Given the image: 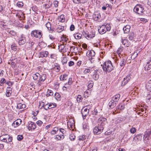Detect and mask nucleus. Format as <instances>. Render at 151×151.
Wrapping results in <instances>:
<instances>
[{
  "instance_id": "nucleus-30",
  "label": "nucleus",
  "mask_w": 151,
  "mask_h": 151,
  "mask_svg": "<svg viewBox=\"0 0 151 151\" xmlns=\"http://www.w3.org/2000/svg\"><path fill=\"white\" fill-rule=\"evenodd\" d=\"M93 78L95 80H97L99 78V76L96 71H95L93 75Z\"/></svg>"
},
{
  "instance_id": "nucleus-12",
  "label": "nucleus",
  "mask_w": 151,
  "mask_h": 151,
  "mask_svg": "<svg viewBox=\"0 0 151 151\" xmlns=\"http://www.w3.org/2000/svg\"><path fill=\"white\" fill-rule=\"evenodd\" d=\"M11 63V65L13 68L15 67V66L17 63V58H15L13 59H12L10 60V62H8V64H10Z\"/></svg>"
},
{
  "instance_id": "nucleus-7",
  "label": "nucleus",
  "mask_w": 151,
  "mask_h": 151,
  "mask_svg": "<svg viewBox=\"0 0 151 151\" xmlns=\"http://www.w3.org/2000/svg\"><path fill=\"white\" fill-rule=\"evenodd\" d=\"M92 106H86L83 107V108H85V107H87L85 109L83 110V111L82 109L81 111V114H82V116L83 118V119H86V116L88 115L89 114V109H90L91 107Z\"/></svg>"
},
{
  "instance_id": "nucleus-49",
  "label": "nucleus",
  "mask_w": 151,
  "mask_h": 151,
  "mask_svg": "<svg viewBox=\"0 0 151 151\" xmlns=\"http://www.w3.org/2000/svg\"><path fill=\"white\" fill-rule=\"evenodd\" d=\"M55 98L57 100H59L61 96L58 93H56L55 94Z\"/></svg>"
},
{
  "instance_id": "nucleus-39",
  "label": "nucleus",
  "mask_w": 151,
  "mask_h": 151,
  "mask_svg": "<svg viewBox=\"0 0 151 151\" xmlns=\"http://www.w3.org/2000/svg\"><path fill=\"white\" fill-rule=\"evenodd\" d=\"M88 38H92L95 36V32H91L89 34Z\"/></svg>"
},
{
  "instance_id": "nucleus-21",
  "label": "nucleus",
  "mask_w": 151,
  "mask_h": 151,
  "mask_svg": "<svg viewBox=\"0 0 151 151\" xmlns=\"http://www.w3.org/2000/svg\"><path fill=\"white\" fill-rule=\"evenodd\" d=\"M130 26L129 25H127L123 28V30L124 33H128L129 31L130 28Z\"/></svg>"
},
{
  "instance_id": "nucleus-4",
  "label": "nucleus",
  "mask_w": 151,
  "mask_h": 151,
  "mask_svg": "<svg viewBox=\"0 0 151 151\" xmlns=\"http://www.w3.org/2000/svg\"><path fill=\"white\" fill-rule=\"evenodd\" d=\"M134 11L137 14L142 15L144 12V8L142 5H137L134 7Z\"/></svg>"
},
{
  "instance_id": "nucleus-3",
  "label": "nucleus",
  "mask_w": 151,
  "mask_h": 151,
  "mask_svg": "<svg viewBox=\"0 0 151 151\" xmlns=\"http://www.w3.org/2000/svg\"><path fill=\"white\" fill-rule=\"evenodd\" d=\"M111 29V26L109 24H104L100 27L98 29V31L100 34H103L107 31H109Z\"/></svg>"
},
{
  "instance_id": "nucleus-54",
  "label": "nucleus",
  "mask_w": 151,
  "mask_h": 151,
  "mask_svg": "<svg viewBox=\"0 0 151 151\" xmlns=\"http://www.w3.org/2000/svg\"><path fill=\"white\" fill-rule=\"evenodd\" d=\"M48 104H47L45 105H43L42 106V107L44 108V109L47 110L49 109H50V107L48 106Z\"/></svg>"
},
{
  "instance_id": "nucleus-23",
  "label": "nucleus",
  "mask_w": 151,
  "mask_h": 151,
  "mask_svg": "<svg viewBox=\"0 0 151 151\" xmlns=\"http://www.w3.org/2000/svg\"><path fill=\"white\" fill-rule=\"evenodd\" d=\"M65 46L63 45L60 44L58 46V49L60 51L63 53L66 51L65 49H64Z\"/></svg>"
},
{
  "instance_id": "nucleus-17",
  "label": "nucleus",
  "mask_w": 151,
  "mask_h": 151,
  "mask_svg": "<svg viewBox=\"0 0 151 151\" xmlns=\"http://www.w3.org/2000/svg\"><path fill=\"white\" fill-rule=\"evenodd\" d=\"M22 122V121L21 119H17L13 122L12 124V125L14 127H17L19 125L21 124Z\"/></svg>"
},
{
  "instance_id": "nucleus-32",
  "label": "nucleus",
  "mask_w": 151,
  "mask_h": 151,
  "mask_svg": "<svg viewBox=\"0 0 151 151\" xmlns=\"http://www.w3.org/2000/svg\"><path fill=\"white\" fill-rule=\"evenodd\" d=\"M146 87L147 90L151 92V80L149 81L147 84Z\"/></svg>"
},
{
  "instance_id": "nucleus-46",
  "label": "nucleus",
  "mask_w": 151,
  "mask_h": 151,
  "mask_svg": "<svg viewBox=\"0 0 151 151\" xmlns=\"http://www.w3.org/2000/svg\"><path fill=\"white\" fill-rule=\"evenodd\" d=\"M146 100L147 102H148V101H151V94H147V96H146Z\"/></svg>"
},
{
  "instance_id": "nucleus-55",
  "label": "nucleus",
  "mask_w": 151,
  "mask_h": 151,
  "mask_svg": "<svg viewBox=\"0 0 151 151\" xmlns=\"http://www.w3.org/2000/svg\"><path fill=\"white\" fill-rule=\"evenodd\" d=\"M46 9H48L50 8L52 6V3L49 2L48 4H45Z\"/></svg>"
},
{
  "instance_id": "nucleus-64",
  "label": "nucleus",
  "mask_w": 151,
  "mask_h": 151,
  "mask_svg": "<svg viewBox=\"0 0 151 151\" xmlns=\"http://www.w3.org/2000/svg\"><path fill=\"white\" fill-rule=\"evenodd\" d=\"M151 134V131L148 130V131H147L145 132V134L146 135H147L148 136L150 137V135Z\"/></svg>"
},
{
  "instance_id": "nucleus-40",
  "label": "nucleus",
  "mask_w": 151,
  "mask_h": 151,
  "mask_svg": "<svg viewBox=\"0 0 151 151\" xmlns=\"http://www.w3.org/2000/svg\"><path fill=\"white\" fill-rule=\"evenodd\" d=\"M86 136L85 135L80 136L78 137V140L80 141H83L86 139Z\"/></svg>"
},
{
  "instance_id": "nucleus-43",
  "label": "nucleus",
  "mask_w": 151,
  "mask_h": 151,
  "mask_svg": "<svg viewBox=\"0 0 151 151\" xmlns=\"http://www.w3.org/2000/svg\"><path fill=\"white\" fill-rule=\"evenodd\" d=\"M48 106L50 107V109L52 108L55 107L57 106V104L55 103H50L48 104Z\"/></svg>"
},
{
  "instance_id": "nucleus-10",
  "label": "nucleus",
  "mask_w": 151,
  "mask_h": 151,
  "mask_svg": "<svg viewBox=\"0 0 151 151\" xmlns=\"http://www.w3.org/2000/svg\"><path fill=\"white\" fill-rule=\"evenodd\" d=\"M26 42V38L24 35H21L19 38V40L18 42L19 45H23Z\"/></svg>"
},
{
  "instance_id": "nucleus-58",
  "label": "nucleus",
  "mask_w": 151,
  "mask_h": 151,
  "mask_svg": "<svg viewBox=\"0 0 151 151\" xmlns=\"http://www.w3.org/2000/svg\"><path fill=\"white\" fill-rule=\"evenodd\" d=\"M58 130L59 132H61L62 133V135H63L65 133V131L62 128H60L58 129Z\"/></svg>"
},
{
  "instance_id": "nucleus-61",
  "label": "nucleus",
  "mask_w": 151,
  "mask_h": 151,
  "mask_svg": "<svg viewBox=\"0 0 151 151\" xmlns=\"http://www.w3.org/2000/svg\"><path fill=\"white\" fill-rule=\"evenodd\" d=\"M85 74H86L90 72H91V70L89 69H86L83 72Z\"/></svg>"
},
{
  "instance_id": "nucleus-8",
  "label": "nucleus",
  "mask_w": 151,
  "mask_h": 151,
  "mask_svg": "<svg viewBox=\"0 0 151 151\" xmlns=\"http://www.w3.org/2000/svg\"><path fill=\"white\" fill-rule=\"evenodd\" d=\"M87 56L89 58V60L92 62V60L94 59L95 53L93 50H88L87 52Z\"/></svg>"
},
{
  "instance_id": "nucleus-20",
  "label": "nucleus",
  "mask_w": 151,
  "mask_h": 151,
  "mask_svg": "<svg viewBox=\"0 0 151 151\" xmlns=\"http://www.w3.org/2000/svg\"><path fill=\"white\" fill-rule=\"evenodd\" d=\"M12 88L9 87H7L6 89V96L9 97L11 95L12 93Z\"/></svg>"
},
{
  "instance_id": "nucleus-59",
  "label": "nucleus",
  "mask_w": 151,
  "mask_h": 151,
  "mask_svg": "<svg viewBox=\"0 0 151 151\" xmlns=\"http://www.w3.org/2000/svg\"><path fill=\"white\" fill-rule=\"evenodd\" d=\"M5 82H6L5 79L4 78H2L1 81H0V85L2 86Z\"/></svg>"
},
{
  "instance_id": "nucleus-41",
  "label": "nucleus",
  "mask_w": 151,
  "mask_h": 151,
  "mask_svg": "<svg viewBox=\"0 0 151 151\" xmlns=\"http://www.w3.org/2000/svg\"><path fill=\"white\" fill-rule=\"evenodd\" d=\"M93 17L96 20H97L100 18V15L99 14H96L93 15Z\"/></svg>"
},
{
  "instance_id": "nucleus-22",
  "label": "nucleus",
  "mask_w": 151,
  "mask_h": 151,
  "mask_svg": "<svg viewBox=\"0 0 151 151\" xmlns=\"http://www.w3.org/2000/svg\"><path fill=\"white\" fill-rule=\"evenodd\" d=\"M49 54L48 52L47 51H43L40 52V57L41 58H46L47 57Z\"/></svg>"
},
{
  "instance_id": "nucleus-13",
  "label": "nucleus",
  "mask_w": 151,
  "mask_h": 151,
  "mask_svg": "<svg viewBox=\"0 0 151 151\" xmlns=\"http://www.w3.org/2000/svg\"><path fill=\"white\" fill-rule=\"evenodd\" d=\"M120 97V95L119 94H116L111 98V99L114 101L116 103L118 104Z\"/></svg>"
},
{
  "instance_id": "nucleus-60",
  "label": "nucleus",
  "mask_w": 151,
  "mask_h": 151,
  "mask_svg": "<svg viewBox=\"0 0 151 151\" xmlns=\"http://www.w3.org/2000/svg\"><path fill=\"white\" fill-rule=\"evenodd\" d=\"M22 135H19L17 137V139L19 141L23 139Z\"/></svg>"
},
{
  "instance_id": "nucleus-14",
  "label": "nucleus",
  "mask_w": 151,
  "mask_h": 151,
  "mask_svg": "<svg viewBox=\"0 0 151 151\" xmlns=\"http://www.w3.org/2000/svg\"><path fill=\"white\" fill-rule=\"evenodd\" d=\"M99 120L101 122L100 124L104 127L105 125L107 123V119L104 117H100L99 119Z\"/></svg>"
},
{
  "instance_id": "nucleus-47",
  "label": "nucleus",
  "mask_w": 151,
  "mask_h": 151,
  "mask_svg": "<svg viewBox=\"0 0 151 151\" xmlns=\"http://www.w3.org/2000/svg\"><path fill=\"white\" fill-rule=\"evenodd\" d=\"M92 112V115L93 116V117H95V116L97 115L98 112L97 109H94L93 111Z\"/></svg>"
},
{
  "instance_id": "nucleus-1",
  "label": "nucleus",
  "mask_w": 151,
  "mask_h": 151,
  "mask_svg": "<svg viewBox=\"0 0 151 151\" xmlns=\"http://www.w3.org/2000/svg\"><path fill=\"white\" fill-rule=\"evenodd\" d=\"M32 77L35 80H37V85L40 86L42 84V83L45 81L47 78V75L45 74H40L38 73H36L33 75Z\"/></svg>"
},
{
  "instance_id": "nucleus-37",
  "label": "nucleus",
  "mask_w": 151,
  "mask_h": 151,
  "mask_svg": "<svg viewBox=\"0 0 151 151\" xmlns=\"http://www.w3.org/2000/svg\"><path fill=\"white\" fill-rule=\"evenodd\" d=\"M55 68L56 71L57 72H59L60 69V66L56 63L55 64Z\"/></svg>"
},
{
  "instance_id": "nucleus-28",
  "label": "nucleus",
  "mask_w": 151,
  "mask_h": 151,
  "mask_svg": "<svg viewBox=\"0 0 151 151\" xmlns=\"http://www.w3.org/2000/svg\"><path fill=\"white\" fill-rule=\"evenodd\" d=\"M73 36L76 39H81L82 37V35L81 33H76L74 34Z\"/></svg>"
},
{
  "instance_id": "nucleus-26",
  "label": "nucleus",
  "mask_w": 151,
  "mask_h": 151,
  "mask_svg": "<svg viewBox=\"0 0 151 151\" xmlns=\"http://www.w3.org/2000/svg\"><path fill=\"white\" fill-rule=\"evenodd\" d=\"M26 107V105L25 104L19 103L17 104V109H20L25 108Z\"/></svg>"
},
{
  "instance_id": "nucleus-44",
  "label": "nucleus",
  "mask_w": 151,
  "mask_h": 151,
  "mask_svg": "<svg viewBox=\"0 0 151 151\" xmlns=\"http://www.w3.org/2000/svg\"><path fill=\"white\" fill-rule=\"evenodd\" d=\"M151 68V63L148 64L147 63V64L146 65L145 69L148 70H149Z\"/></svg>"
},
{
  "instance_id": "nucleus-48",
  "label": "nucleus",
  "mask_w": 151,
  "mask_h": 151,
  "mask_svg": "<svg viewBox=\"0 0 151 151\" xmlns=\"http://www.w3.org/2000/svg\"><path fill=\"white\" fill-rule=\"evenodd\" d=\"M129 39L130 40H132L134 36V34L133 32L130 33L129 35Z\"/></svg>"
},
{
  "instance_id": "nucleus-6",
  "label": "nucleus",
  "mask_w": 151,
  "mask_h": 151,
  "mask_svg": "<svg viewBox=\"0 0 151 151\" xmlns=\"http://www.w3.org/2000/svg\"><path fill=\"white\" fill-rule=\"evenodd\" d=\"M104 127L99 124L98 126L95 127L93 129V132L94 134H99L101 133L104 129Z\"/></svg>"
},
{
  "instance_id": "nucleus-63",
  "label": "nucleus",
  "mask_w": 151,
  "mask_h": 151,
  "mask_svg": "<svg viewBox=\"0 0 151 151\" xmlns=\"http://www.w3.org/2000/svg\"><path fill=\"white\" fill-rule=\"evenodd\" d=\"M93 85V83L92 82H90V83H89L88 85V87L89 88H91Z\"/></svg>"
},
{
  "instance_id": "nucleus-18",
  "label": "nucleus",
  "mask_w": 151,
  "mask_h": 151,
  "mask_svg": "<svg viewBox=\"0 0 151 151\" xmlns=\"http://www.w3.org/2000/svg\"><path fill=\"white\" fill-rule=\"evenodd\" d=\"M121 42L122 44L126 47H129L130 44V42L127 39H122Z\"/></svg>"
},
{
  "instance_id": "nucleus-52",
  "label": "nucleus",
  "mask_w": 151,
  "mask_h": 151,
  "mask_svg": "<svg viewBox=\"0 0 151 151\" xmlns=\"http://www.w3.org/2000/svg\"><path fill=\"white\" fill-rule=\"evenodd\" d=\"M29 46L32 48L35 44V42L32 40H30L29 42Z\"/></svg>"
},
{
  "instance_id": "nucleus-51",
  "label": "nucleus",
  "mask_w": 151,
  "mask_h": 151,
  "mask_svg": "<svg viewBox=\"0 0 151 151\" xmlns=\"http://www.w3.org/2000/svg\"><path fill=\"white\" fill-rule=\"evenodd\" d=\"M69 138L71 141H74L76 138V136L73 134H71L70 135Z\"/></svg>"
},
{
  "instance_id": "nucleus-33",
  "label": "nucleus",
  "mask_w": 151,
  "mask_h": 151,
  "mask_svg": "<svg viewBox=\"0 0 151 151\" xmlns=\"http://www.w3.org/2000/svg\"><path fill=\"white\" fill-rule=\"evenodd\" d=\"M124 108V104H120L116 107V109L122 110Z\"/></svg>"
},
{
  "instance_id": "nucleus-25",
  "label": "nucleus",
  "mask_w": 151,
  "mask_h": 151,
  "mask_svg": "<svg viewBox=\"0 0 151 151\" xmlns=\"http://www.w3.org/2000/svg\"><path fill=\"white\" fill-rule=\"evenodd\" d=\"M45 25L48 29L51 32L54 31L53 28L51 27V25L50 22H48Z\"/></svg>"
},
{
  "instance_id": "nucleus-15",
  "label": "nucleus",
  "mask_w": 151,
  "mask_h": 151,
  "mask_svg": "<svg viewBox=\"0 0 151 151\" xmlns=\"http://www.w3.org/2000/svg\"><path fill=\"white\" fill-rule=\"evenodd\" d=\"M9 135L6 134H2L0 136V140L1 141L5 142H8L7 138L9 137Z\"/></svg>"
},
{
  "instance_id": "nucleus-42",
  "label": "nucleus",
  "mask_w": 151,
  "mask_h": 151,
  "mask_svg": "<svg viewBox=\"0 0 151 151\" xmlns=\"http://www.w3.org/2000/svg\"><path fill=\"white\" fill-rule=\"evenodd\" d=\"M83 98L81 95H78L77 98V100L78 102L79 103L82 101Z\"/></svg>"
},
{
  "instance_id": "nucleus-45",
  "label": "nucleus",
  "mask_w": 151,
  "mask_h": 151,
  "mask_svg": "<svg viewBox=\"0 0 151 151\" xmlns=\"http://www.w3.org/2000/svg\"><path fill=\"white\" fill-rule=\"evenodd\" d=\"M53 92L52 91L50 90H48V91L47 92V94L46 95L47 96H51L53 95Z\"/></svg>"
},
{
  "instance_id": "nucleus-5",
  "label": "nucleus",
  "mask_w": 151,
  "mask_h": 151,
  "mask_svg": "<svg viewBox=\"0 0 151 151\" xmlns=\"http://www.w3.org/2000/svg\"><path fill=\"white\" fill-rule=\"evenodd\" d=\"M31 36L35 38H40L42 35V31L38 29L32 31L31 32Z\"/></svg>"
},
{
  "instance_id": "nucleus-16",
  "label": "nucleus",
  "mask_w": 151,
  "mask_h": 151,
  "mask_svg": "<svg viewBox=\"0 0 151 151\" xmlns=\"http://www.w3.org/2000/svg\"><path fill=\"white\" fill-rule=\"evenodd\" d=\"M142 138V134H139L135 136L134 138V140L135 141H141Z\"/></svg>"
},
{
  "instance_id": "nucleus-9",
  "label": "nucleus",
  "mask_w": 151,
  "mask_h": 151,
  "mask_svg": "<svg viewBox=\"0 0 151 151\" xmlns=\"http://www.w3.org/2000/svg\"><path fill=\"white\" fill-rule=\"evenodd\" d=\"M36 124L30 121L28 122V129L29 130H34L36 128Z\"/></svg>"
},
{
  "instance_id": "nucleus-27",
  "label": "nucleus",
  "mask_w": 151,
  "mask_h": 151,
  "mask_svg": "<svg viewBox=\"0 0 151 151\" xmlns=\"http://www.w3.org/2000/svg\"><path fill=\"white\" fill-rule=\"evenodd\" d=\"M64 29V27L60 25L57 26L56 28V30L58 32H60L63 31Z\"/></svg>"
},
{
  "instance_id": "nucleus-53",
  "label": "nucleus",
  "mask_w": 151,
  "mask_h": 151,
  "mask_svg": "<svg viewBox=\"0 0 151 151\" xmlns=\"http://www.w3.org/2000/svg\"><path fill=\"white\" fill-rule=\"evenodd\" d=\"M32 8L33 11L35 12L34 14H37V11L38 9L36 6H33L32 7Z\"/></svg>"
},
{
  "instance_id": "nucleus-11",
  "label": "nucleus",
  "mask_w": 151,
  "mask_h": 151,
  "mask_svg": "<svg viewBox=\"0 0 151 151\" xmlns=\"http://www.w3.org/2000/svg\"><path fill=\"white\" fill-rule=\"evenodd\" d=\"M131 78L130 75L129 74L126 77L124 78L123 81L122 83V86H124L126 85L129 81Z\"/></svg>"
},
{
  "instance_id": "nucleus-56",
  "label": "nucleus",
  "mask_w": 151,
  "mask_h": 151,
  "mask_svg": "<svg viewBox=\"0 0 151 151\" xmlns=\"http://www.w3.org/2000/svg\"><path fill=\"white\" fill-rule=\"evenodd\" d=\"M16 5L19 7H21L23 5V3L21 2H18L17 3Z\"/></svg>"
},
{
  "instance_id": "nucleus-34",
  "label": "nucleus",
  "mask_w": 151,
  "mask_h": 151,
  "mask_svg": "<svg viewBox=\"0 0 151 151\" xmlns=\"http://www.w3.org/2000/svg\"><path fill=\"white\" fill-rule=\"evenodd\" d=\"M58 131V129L57 127H55L53 128L52 130L51 131L50 133L51 134L54 135L56 134L57 132Z\"/></svg>"
},
{
  "instance_id": "nucleus-36",
  "label": "nucleus",
  "mask_w": 151,
  "mask_h": 151,
  "mask_svg": "<svg viewBox=\"0 0 151 151\" xmlns=\"http://www.w3.org/2000/svg\"><path fill=\"white\" fill-rule=\"evenodd\" d=\"M78 48L77 47H75V46H71L70 47V51L72 52H75L78 50Z\"/></svg>"
},
{
  "instance_id": "nucleus-38",
  "label": "nucleus",
  "mask_w": 151,
  "mask_h": 151,
  "mask_svg": "<svg viewBox=\"0 0 151 151\" xmlns=\"http://www.w3.org/2000/svg\"><path fill=\"white\" fill-rule=\"evenodd\" d=\"M82 33L84 37L87 38H88V35H89V33L88 31H83Z\"/></svg>"
},
{
  "instance_id": "nucleus-24",
  "label": "nucleus",
  "mask_w": 151,
  "mask_h": 151,
  "mask_svg": "<svg viewBox=\"0 0 151 151\" xmlns=\"http://www.w3.org/2000/svg\"><path fill=\"white\" fill-rule=\"evenodd\" d=\"M126 60L125 59L122 58L121 59V60L119 63V65L120 67H123L125 65V64H126Z\"/></svg>"
},
{
  "instance_id": "nucleus-62",
  "label": "nucleus",
  "mask_w": 151,
  "mask_h": 151,
  "mask_svg": "<svg viewBox=\"0 0 151 151\" xmlns=\"http://www.w3.org/2000/svg\"><path fill=\"white\" fill-rule=\"evenodd\" d=\"M123 47H121L119 48L117 50V52L119 54H120L121 52L122 51Z\"/></svg>"
},
{
  "instance_id": "nucleus-31",
  "label": "nucleus",
  "mask_w": 151,
  "mask_h": 151,
  "mask_svg": "<svg viewBox=\"0 0 151 151\" xmlns=\"http://www.w3.org/2000/svg\"><path fill=\"white\" fill-rule=\"evenodd\" d=\"M64 138V136L63 135L60 134V135H57L55 136V139L57 140H61L63 139Z\"/></svg>"
},
{
  "instance_id": "nucleus-29",
  "label": "nucleus",
  "mask_w": 151,
  "mask_h": 151,
  "mask_svg": "<svg viewBox=\"0 0 151 151\" xmlns=\"http://www.w3.org/2000/svg\"><path fill=\"white\" fill-rule=\"evenodd\" d=\"M58 19L59 22H64L65 20L64 15L63 14L61 15L59 17Z\"/></svg>"
},
{
  "instance_id": "nucleus-19",
  "label": "nucleus",
  "mask_w": 151,
  "mask_h": 151,
  "mask_svg": "<svg viewBox=\"0 0 151 151\" xmlns=\"http://www.w3.org/2000/svg\"><path fill=\"white\" fill-rule=\"evenodd\" d=\"M117 104L114 101L111 99V101L109 102L108 105L109 109L113 108Z\"/></svg>"
},
{
  "instance_id": "nucleus-35",
  "label": "nucleus",
  "mask_w": 151,
  "mask_h": 151,
  "mask_svg": "<svg viewBox=\"0 0 151 151\" xmlns=\"http://www.w3.org/2000/svg\"><path fill=\"white\" fill-rule=\"evenodd\" d=\"M68 75L66 74H64L62 76V75L60 76V78L61 81L66 80L68 78H67Z\"/></svg>"
},
{
  "instance_id": "nucleus-2",
  "label": "nucleus",
  "mask_w": 151,
  "mask_h": 151,
  "mask_svg": "<svg viewBox=\"0 0 151 151\" xmlns=\"http://www.w3.org/2000/svg\"><path fill=\"white\" fill-rule=\"evenodd\" d=\"M102 68L104 71L106 73L109 72L114 69V67L112 65V63L110 60L105 62L103 65H101Z\"/></svg>"
},
{
  "instance_id": "nucleus-50",
  "label": "nucleus",
  "mask_w": 151,
  "mask_h": 151,
  "mask_svg": "<svg viewBox=\"0 0 151 151\" xmlns=\"http://www.w3.org/2000/svg\"><path fill=\"white\" fill-rule=\"evenodd\" d=\"M129 131L132 134L134 133L136 131V129L135 127H132L129 130Z\"/></svg>"
},
{
  "instance_id": "nucleus-57",
  "label": "nucleus",
  "mask_w": 151,
  "mask_h": 151,
  "mask_svg": "<svg viewBox=\"0 0 151 151\" xmlns=\"http://www.w3.org/2000/svg\"><path fill=\"white\" fill-rule=\"evenodd\" d=\"M73 121L71 122V121H69L68 122V127L70 126L71 128H73Z\"/></svg>"
}]
</instances>
